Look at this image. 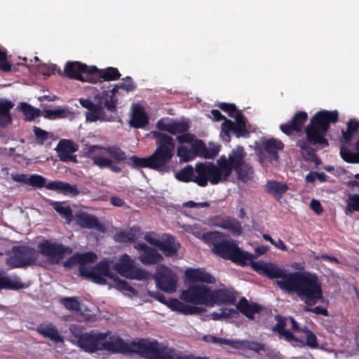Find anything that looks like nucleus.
Wrapping results in <instances>:
<instances>
[{
    "label": "nucleus",
    "instance_id": "obj_44",
    "mask_svg": "<svg viewBox=\"0 0 359 359\" xmlns=\"http://www.w3.org/2000/svg\"><path fill=\"white\" fill-rule=\"evenodd\" d=\"M78 219L81 226L84 227L92 229L98 228L100 226V223L97 217L91 215L82 213L79 215Z\"/></svg>",
    "mask_w": 359,
    "mask_h": 359
},
{
    "label": "nucleus",
    "instance_id": "obj_60",
    "mask_svg": "<svg viewBox=\"0 0 359 359\" xmlns=\"http://www.w3.org/2000/svg\"><path fill=\"white\" fill-rule=\"evenodd\" d=\"M0 69L5 72L11 70V65L7 60V55L5 52L0 50Z\"/></svg>",
    "mask_w": 359,
    "mask_h": 359
},
{
    "label": "nucleus",
    "instance_id": "obj_5",
    "mask_svg": "<svg viewBox=\"0 0 359 359\" xmlns=\"http://www.w3.org/2000/svg\"><path fill=\"white\" fill-rule=\"evenodd\" d=\"M194 182L200 187H205L208 182L212 184L226 182L229 168L222 160V156L217 160V165L213 163H199L196 165Z\"/></svg>",
    "mask_w": 359,
    "mask_h": 359
},
{
    "label": "nucleus",
    "instance_id": "obj_50",
    "mask_svg": "<svg viewBox=\"0 0 359 359\" xmlns=\"http://www.w3.org/2000/svg\"><path fill=\"white\" fill-rule=\"evenodd\" d=\"M203 339L208 343L234 346V341L231 339L218 337L212 335H205Z\"/></svg>",
    "mask_w": 359,
    "mask_h": 359
},
{
    "label": "nucleus",
    "instance_id": "obj_63",
    "mask_svg": "<svg viewBox=\"0 0 359 359\" xmlns=\"http://www.w3.org/2000/svg\"><path fill=\"white\" fill-rule=\"evenodd\" d=\"M276 319L278 320V323L273 327V330L277 332L280 334L285 330V320L280 318L279 316H276Z\"/></svg>",
    "mask_w": 359,
    "mask_h": 359
},
{
    "label": "nucleus",
    "instance_id": "obj_26",
    "mask_svg": "<svg viewBox=\"0 0 359 359\" xmlns=\"http://www.w3.org/2000/svg\"><path fill=\"white\" fill-rule=\"evenodd\" d=\"M236 302L234 293L227 289L210 290V306L215 304H233Z\"/></svg>",
    "mask_w": 359,
    "mask_h": 359
},
{
    "label": "nucleus",
    "instance_id": "obj_15",
    "mask_svg": "<svg viewBox=\"0 0 359 359\" xmlns=\"http://www.w3.org/2000/svg\"><path fill=\"white\" fill-rule=\"evenodd\" d=\"M235 121L229 119H225L222 124V131L228 137L232 133L236 137H248L250 132L247 128V119L243 113H238L237 116L234 118Z\"/></svg>",
    "mask_w": 359,
    "mask_h": 359
},
{
    "label": "nucleus",
    "instance_id": "obj_30",
    "mask_svg": "<svg viewBox=\"0 0 359 359\" xmlns=\"http://www.w3.org/2000/svg\"><path fill=\"white\" fill-rule=\"evenodd\" d=\"M120 88L121 87L118 86V83H116L109 92L104 90L101 94L97 95V97H100L104 101V106L109 112H115L116 111L118 99L116 97V95Z\"/></svg>",
    "mask_w": 359,
    "mask_h": 359
},
{
    "label": "nucleus",
    "instance_id": "obj_38",
    "mask_svg": "<svg viewBox=\"0 0 359 359\" xmlns=\"http://www.w3.org/2000/svg\"><path fill=\"white\" fill-rule=\"evenodd\" d=\"M43 113L44 117L49 120L65 118L72 114V112L67 107L60 108L56 109H44Z\"/></svg>",
    "mask_w": 359,
    "mask_h": 359
},
{
    "label": "nucleus",
    "instance_id": "obj_2",
    "mask_svg": "<svg viewBox=\"0 0 359 359\" xmlns=\"http://www.w3.org/2000/svg\"><path fill=\"white\" fill-rule=\"evenodd\" d=\"M252 268L269 279L276 280V284L287 294H296L307 304L323 303L325 297L322 283L315 273L290 272L272 262L262 261L249 262Z\"/></svg>",
    "mask_w": 359,
    "mask_h": 359
},
{
    "label": "nucleus",
    "instance_id": "obj_1",
    "mask_svg": "<svg viewBox=\"0 0 359 359\" xmlns=\"http://www.w3.org/2000/svg\"><path fill=\"white\" fill-rule=\"evenodd\" d=\"M152 138L156 140V148L149 156L140 158L132 156L129 158L124 151L117 146L103 147L90 145L87 154L93 163L101 169L109 168L112 172L120 173L122 168L117 163L125 161L133 168H148L158 172L167 170V164L175 155V144L172 137L159 132H151Z\"/></svg>",
    "mask_w": 359,
    "mask_h": 359
},
{
    "label": "nucleus",
    "instance_id": "obj_21",
    "mask_svg": "<svg viewBox=\"0 0 359 359\" xmlns=\"http://www.w3.org/2000/svg\"><path fill=\"white\" fill-rule=\"evenodd\" d=\"M308 114L304 111L297 112L286 123L280 126V130L287 135H291L294 132L300 133L303 130L304 123L308 120Z\"/></svg>",
    "mask_w": 359,
    "mask_h": 359
},
{
    "label": "nucleus",
    "instance_id": "obj_34",
    "mask_svg": "<svg viewBox=\"0 0 359 359\" xmlns=\"http://www.w3.org/2000/svg\"><path fill=\"white\" fill-rule=\"evenodd\" d=\"M237 309L250 320L254 319V315L261 311V306L256 303L249 304L245 297H241L236 304Z\"/></svg>",
    "mask_w": 359,
    "mask_h": 359
},
{
    "label": "nucleus",
    "instance_id": "obj_31",
    "mask_svg": "<svg viewBox=\"0 0 359 359\" xmlns=\"http://www.w3.org/2000/svg\"><path fill=\"white\" fill-rule=\"evenodd\" d=\"M149 116L141 105L133 106L132 116L130 120L131 127L138 129L143 128L149 124Z\"/></svg>",
    "mask_w": 359,
    "mask_h": 359
},
{
    "label": "nucleus",
    "instance_id": "obj_17",
    "mask_svg": "<svg viewBox=\"0 0 359 359\" xmlns=\"http://www.w3.org/2000/svg\"><path fill=\"white\" fill-rule=\"evenodd\" d=\"M155 299L167 305L172 311H177L184 315L199 314L203 311V309L196 306L186 304L177 299H166L165 295L161 292H156L154 296Z\"/></svg>",
    "mask_w": 359,
    "mask_h": 359
},
{
    "label": "nucleus",
    "instance_id": "obj_39",
    "mask_svg": "<svg viewBox=\"0 0 359 359\" xmlns=\"http://www.w3.org/2000/svg\"><path fill=\"white\" fill-rule=\"evenodd\" d=\"M135 227H133L129 231H117L114 236V239L116 243H128L134 242L136 239V234L135 233Z\"/></svg>",
    "mask_w": 359,
    "mask_h": 359
},
{
    "label": "nucleus",
    "instance_id": "obj_33",
    "mask_svg": "<svg viewBox=\"0 0 359 359\" xmlns=\"http://www.w3.org/2000/svg\"><path fill=\"white\" fill-rule=\"evenodd\" d=\"M46 188L70 196H76L80 193L76 184L72 185L62 181L50 182L46 184Z\"/></svg>",
    "mask_w": 359,
    "mask_h": 359
},
{
    "label": "nucleus",
    "instance_id": "obj_7",
    "mask_svg": "<svg viewBox=\"0 0 359 359\" xmlns=\"http://www.w3.org/2000/svg\"><path fill=\"white\" fill-rule=\"evenodd\" d=\"M69 330L74 337L76 339L78 346L88 353H95L100 350L102 341L105 340L109 334V333L95 331L85 332L83 327L77 325H72L69 327Z\"/></svg>",
    "mask_w": 359,
    "mask_h": 359
},
{
    "label": "nucleus",
    "instance_id": "obj_16",
    "mask_svg": "<svg viewBox=\"0 0 359 359\" xmlns=\"http://www.w3.org/2000/svg\"><path fill=\"white\" fill-rule=\"evenodd\" d=\"M64 73L67 77L82 82L90 83L92 80V66L89 67L80 62H67Z\"/></svg>",
    "mask_w": 359,
    "mask_h": 359
},
{
    "label": "nucleus",
    "instance_id": "obj_54",
    "mask_svg": "<svg viewBox=\"0 0 359 359\" xmlns=\"http://www.w3.org/2000/svg\"><path fill=\"white\" fill-rule=\"evenodd\" d=\"M53 206L56 212L66 219H70L72 217V210L69 206H63L60 202L54 203Z\"/></svg>",
    "mask_w": 359,
    "mask_h": 359
},
{
    "label": "nucleus",
    "instance_id": "obj_20",
    "mask_svg": "<svg viewBox=\"0 0 359 359\" xmlns=\"http://www.w3.org/2000/svg\"><path fill=\"white\" fill-rule=\"evenodd\" d=\"M134 248L139 251L138 259L144 265L157 264L163 260V256L156 249L144 243H137Z\"/></svg>",
    "mask_w": 359,
    "mask_h": 359
},
{
    "label": "nucleus",
    "instance_id": "obj_8",
    "mask_svg": "<svg viewBox=\"0 0 359 359\" xmlns=\"http://www.w3.org/2000/svg\"><path fill=\"white\" fill-rule=\"evenodd\" d=\"M38 254L46 257L50 264H59L66 255H71L72 248L55 239H43L37 245Z\"/></svg>",
    "mask_w": 359,
    "mask_h": 359
},
{
    "label": "nucleus",
    "instance_id": "obj_57",
    "mask_svg": "<svg viewBox=\"0 0 359 359\" xmlns=\"http://www.w3.org/2000/svg\"><path fill=\"white\" fill-rule=\"evenodd\" d=\"M306 306L304 308V311L306 313H313L317 315H323L324 316H327L329 315L328 311L327 309L323 308L322 306H316V307H311L312 306L315 305L313 304H306Z\"/></svg>",
    "mask_w": 359,
    "mask_h": 359
},
{
    "label": "nucleus",
    "instance_id": "obj_27",
    "mask_svg": "<svg viewBox=\"0 0 359 359\" xmlns=\"http://www.w3.org/2000/svg\"><path fill=\"white\" fill-rule=\"evenodd\" d=\"M180 245L175 241L173 236L164 233L161 236L158 248L165 257H171L177 255Z\"/></svg>",
    "mask_w": 359,
    "mask_h": 359
},
{
    "label": "nucleus",
    "instance_id": "obj_56",
    "mask_svg": "<svg viewBox=\"0 0 359 359\" xmlns=\"http://www.w3.org/2000/svg\"><path fill=\"white\" fill-rule=\"evenodd\" d=\"M28 180L29 185L38 188L46 187V179L41 175L33 174L29 176Z\"/></svg>",
    "mask_w": 359,
    "mask_h": 359
},
{
    "label": "nucleus",
    "instance_id": "obj_19",
    "mask_svg": "<svg viewBox=\"0 0 359 359\" xmlns=\"http://www.w3.org/2000/svg\"><path fill=\"white\" fill-rule=\"evenodd\" d=\"M212 226L229 231L233 236H240L243 233L241 223L236 218L228 215H215L210 218Z\"/></svg>",
    "mask_w": 359,
    "mask_h": 359
},
{
    "label": "nucleus",
    "instance_id": "obj_36",
    "mask_svg": "<svg viewBox=\"0 0 359 359\" xmlns=\"http://www.w3.org/2000/svg\"><path fill=\"white\" fill-rule=\"evenodd\" d=\"M265 189L276 198L280 199L288 190V187L286 184L276 180H269L265 185Z\"/></svg>",
    "mask_w": 359,
    "mask_h": 359
},
{
    "label": "nucleus",
    "instance_id": "obj_6",
    "mask_svg": "<svg viewBox=\"0 0 359 359\" xmlns=\"http://www.w3.org/2000/svg\"><path fill=\"white\" fill-rule=\"evenodd\" d=\"M246 156L247 153L244 147L241 145L233 149L228 157L222 156V160L229 168L226 181L233 170L235 171L237 179L242 182L247 183L253 179L254 169L250 163L245 161Z\"/></svg>",
    "mask_w": 359,
    "mask_h": 359
},
{
    "label": "nucleus",
    "instance_id": "obj_32",
    "mask_svg": "<svg viewBox=\"0 0 359 359\" xmlns=\"http://www.w3.org/2000/svg\"><path fill=\"white\" fill-rule=\"evenodd\" d=\"M36 331L55 343L64 341L63 337L59 333L57 328L53 323H41L36 327Z\"/></svg>",
    "mask_w": 359,
    "mask_h": 359
},
{
    "label": "nucleus",
    "instance_id": "obj_25",
    "mask_svg": "<svg viewBox=\"0 0 359 359\" xmlns=\"http://www.w3.org/2000/svg\"><path fill=\"white\" fill-rule=\"evenodd\" d=\"M92 80L90 83H95L102 81H116L121 78V74L116 67H109L105 69H98L92 66Z\"/></svg>",
    "mask_w": 359,
    "mask_h": 359
},
{
    "label": "nucleus",
    "instance_id": "obj_12",
    "mask_svg": "<svg viewBox=\"0 0 359 359\" xmlns=\"http://www.w3.org/2000/svg\"><path fill=\"white\" fill-rule=\"evenodd\" d=\"M114 269L121 276L130 279L143 280L149 277L147 271L135 266L134 261L127 254L121 256L118 262L114 266Z\"/></svg>",
    "mask_w": 359,
    "mask_h": 359
},
{
    "label": "nucleus",
    "instance_id": "obj_4",
    "mask_svg": "<svg viewBox=\"0 0 359 359\" xmlns=\"http://www.w3.org/2000/svg\"><path fill=\"white\" fill-rule=\"evenodd\" d=\"M202 241L212 246V252L217 256L240 265L246 266L253 259L254 255L242 250L232 239H226L225 234L219 231L203 233Z\"/></svg>",
    "mask_w": 359,
    "mask_h": 359
},
{
    "label": "nucleus",
    "instance_id": "obj_49",
    "mask_svg": "<svg viewBox=\"0 0 359 359\" xmlns=\"http://www.w3.org/2000/svg\"><path fill=\"white\" fill-rule=\"evenodd\" d=\"M219 108L227 113L228 115L235 118L237 116L238 113H242L241 111L238 110L235 104L221 102L218 105Z\"/></svg>",
    "mask_w": 359,
    "mask_h": 359
},
{
    "label": "nucleus",
    "instance_id": "obj_62",
    "mask_svg": "<svg viewBox=\"0 0 359 359\" xmlns=\"http://www.w3.org/2000/svg\"><path fill=\"white\" fill-rule=\"evenodd\" d=\"M236 313V311L233 309H224L222 310V313L220 314L214 313L212 315L214 316L215 320L219 319L220 317H226V318H231L233 317L234 315Z\"/></svg>",
    "mask_w": 359,
    "mask_h": 359
},
{
    "label": "nucleus",
    "instance_id": "obj_24",
    "mask_svg": "<svg viewBox=\"0 0 359 359\" xmlns=\"http://www.w3.org/2000/svg\"><path fill=\"white\" fill-rule=\"evenodd\" d=\"M108 351L112 353H130V344L125 342L119 336L112 335L102 341L100 351Z\"/></svg>",
    "mask_w": 359,
    "mask_h": 359
},
{
    "label": "nucleus",
    "instance_id": "obj_9",
    "mask_svg": "<svg viewBox=\"0 0 359 359\" xmlns=\"http://www.w3.org/2000/svg\"><path fill=\"white\" fill-rule=\"evenodd\" d=\"M38 252L28 245H16L7 252L6 263L11 269L23 268L35 263Z\"/></svg>",
    "mask_w": 359,
    "mask_h": 359
},
{
    "label": "nucleus",
    "instance_id": "obj_40",
    "mask_svg": "<svg viewBox=\"0 0 359 359\" xmlns=\"http://www.w3.org/2000/svg\"><path fill=\"white\" fill-rule=\"evenodd\" d=\"M175 178L182 182H194V170L191 165H187L175 174Z\"/></svg>",
    "mask_w": 359,
    "mask_h": 359
},
{
    "label": "nucleus",
    "instance_id": "obj_59",
    "mask_svg": "<svg viewBox=\"0 0 359 359\" xmlns=\"http://www.w3.org/2000/svg\"><path fill=\"white\" fill-rule=\"evenodd\" d=\"M171 121L172 120L168 118H162L157 121L156 128L159 130L165 131L170 133Z\"/></svg>",
    "mask_w": 359,
    "mask_h": 359
},
{
    "label": "nucleus",
    "instance_id": "obj_46",
    "mask_svg": "<svg viewBox=\"0 0 359 359\" xmlns=\"http://www.w3.org/2000/svg\"><path fill=\"white\" fill-rule=\"evenodd\" d=\"M64 306L72 311H79L81 310V304L76 297H65L61 299Z\"/></svg>",
    "mask_w": 359,
    "mask_h": 359
},
{
    "label": "nucleus",
    "instance_id": "obj_61",
    "mask_svg": "<svg viewBox=\"0 0 359 359\" xmlns=\"http://www.w3.org/2000/svg\"><path fill=\"white\" fill-rule=\"evenodd\" d=\"M306 344L313 348H317L318 346L317 337L315 334L311 331H308L306 333Z\"/></svg>",
    "mask_w": 359,
    "mask_h": 359
},
{
    "label": "nucleus",
    "instance_id": "obj_3",
    "mask_svg": "<svg viewBox=\"0 0 359 359\" xmlns=\"http://www.w3.org/2000/svg\"><path fill=\"white\" fill-rule=\"evenodd\" d=\"M339 121L337 111L322 110L316 112L310 119L304 129L306 139L298 140L296 147L299 148L300 154L306 161H314L318 158L316 149L313 146L319 145L322 148L329 146L325 136L330 128V123Z\"/></svg>",
    "mask_w": 359,
    "mask_h": 359
},
{
    "label": "nucleus",
    "instance_id": "obj_22",
    "mask_svg": "<svg viewBox=\"0 0 359 359\" xmlns=\"http://www.w3.org/2000/svg\"><path fill=\"white\" fill-rule=\"evenodd\" d=\"M97 259V257L93 252L75 253L64 262L63 266L65 268H72L76 265H79V274L83 276V273L81 271L83 266L86 268L87 264L94 263L96 262Z\"/></svg>",
    "mask_w": 359,
    "mask_h": 359
},
{
    "label": "nucleus",
    "instance_id": "obj_28",
    "mask_svg": "<svg viewBox=\"0 0 359 359\" xmlns=\"http://www.w3.org/2000/svg\"><path fill=\"white\" fill-rule=\"evenodd\" d=\"M185 275L189 283H215V278L205 269H187Z\"/></svg>",
    "mask_w": 359,
    "mask_h": 359
},
{
    "label": "nucleus",
    "instance_id": "obj_43",
    "mask_svg": "<svg viewBox=\"0 0 359 359\" xmlns=\"http://www.w3.org/2000/svg\"><path fill=\"white\" fill-rule=\"evenodd\" d=\"M20 110L25 115V120L27 121H32L35 118L39 117L41 114L39 109H37L30 104L22 102L20 104Z\"/></svg>",
    "mask_w": 359,
    "mask_h": 359
},
{
    "label": "nucleus",
    "instance_id": "obj_52",
    "mask_svg": "<svg viewBox=\"0 0 359 359\" xmlns=\"http://www.w3.org/2000/svg\"><path fill=\"white\" fill-rule=\"evenodd\" d=\"M177 155L180 158L181 161L184 162L190 161L194 157L192 150L189 149L185 146L178 147L177 150Z\"/></svg>",
    "mask_w": 359,
    "mask_h": 359
},
{
    "label": "nucleus",
    "instance_id": "obj_53",
    "mask_svg": "<svg viewBox=\"0 0 359 359\" xmlns=\"http://www.w3.org/2000/svg\"><path fill=\"white\" fill-rule=\"evenodd\" d=\"M36 137V142L38 144L43 145L49 138V133L39 127L34 126L33 128Z\"/></svg>",
    "mask_w": 359,
    "mask_h": 359
},
{
    "label": "nucleus",
    "instance_id": "obj_10",
    "mask_svg": "<svg viewBox=\"0 0 359 359\" xmlns=\"http://www.w3.org/2000/svg\"><path fill=\"white\" fill-rule=\"evenodd\" d=\"M81 271L83 277L91 280L93 283L105 285L107 283L106 278H109L114 280H116L117 276L112 273L110 269L109 264L107 260H101L94 267L86 268L83 266Z\"/></svg>",
    "mask_w": 359,
    "mask_h": 359
},
{
    "label": "nucleus",
    "instance_id": "obj_64",
    "mask_svg": "<svg viewBox=\"0 0 359 359\" xmlns=\"http://www.w3.org/2000/svg\"><path fill=\"white\" fill-rule=\"evenodd\" d=\"M144 239L146 241H147L149 243L158 247V243L160 242L161 238H157L156 234L154 232H149L147 233L144 236Z\"/></svg>",
    "mask_w": 359,
    "mask_h": 359
},
{
    "label": "nucleus",
    "instance_id": "obj_37",
    "mask_svg": "<svg viewBox=\"0 0 359 359\" xmlns=\"http://www.w3.org/2000/svg\"><path fill=\"white\" fill-rule=\"evenodd\" d=\"M359 130V121L355 118L351 119L347 123V129L346 131H342V139L343 142L346 144H348L353 136Z\"/></svg>",
    "mask_w": 359,
    "mask_h": 359
},
{
    "label": "nucleus",
    "instance_id": "obj_42",
    "mask_svg": "<svg viewBox=\"0 0 359 359\" xmlns=\"http://www.w3.org/2000/svg\"><path fill=\"white\" fill-rule=\"evenodd\" d=\"M346 203V215H350L354 212H359V194H349Z\"/></svg>",
    "mask_w": 359,
    "mask_h": 359
},
{
    "label": "nucleus",
    "instance_id": "obj_29",
    "mask_svg": "<svg viewBox=\"0 0 359 359\" xmlns=\"http://www.w3.org/2000/svg\"><path fill=\"white\" fill-rule=\"evenodd\" d=\"M95 98L97 99V104L92 109L85 113L86 121L88 122H96L99 120L105 121H112L111 118L107 117L104 111L106 109L104 106V101L100 97H97V95Z\"/></svg>",
    "mask_w": 359,
    "mask_h": 359
},
{
    "label": "nucleus",
    "instance_id": "obj_51",
    "mask_svg": "<svg viewBox=\"0 0 359 359\" xmlns=\"http://www.w3.org/2000/svg\"><path fill=\"white\" fill-rule=\"evenodd\" d=\"M189 125L184 122L171 121L170 134L176 135L186 133L189 130Z\"/></svg>",
    "mask_w": 359,
    "mask_h": 359
},
{
    "label": "nucleus",
    "instance_id": "obj_23",
    "mask_svg": "<svg viewBox=\"0 0 359 359\" xmlns=\"http://www.w3.org/2000/svg\"><path fill=\"white\" fill-rule=\"evenodd\" d=\"M79 147L70 140H61L59 141L55 150L61 161L76 162V156L72 154L78 150Z\"/></svg>",
    "mask_w": 359,
    "mask_h": 359
},
{
    "label": "nucleus",
    "instance_id": "obj_58",
    "mask_svg": "<svg viewBox=\"0 0 359 359\" xmlns=\"http://www.w3.org/2000/svg\"><path fill=\"white\" fill-rule=\"evenodd\" d=\"M118 86L126 92H130L136 88V86L130 76H126L123 79V82L118 83Z\"/></svg>",
    "mask_w": 359,
    "mask_h": 359
},
{
    "label": "nucleus",
    "instance_id": "obj_14",
    "mask_svg": "<svg viewBox=\"0 0 359 359\" xmlns=\"http://www.w3.org/2000/svg\"><path fill=\"white\" fill-rule=\"evenodd\" d=\"M154 278L160 290L167 292H173L176 290L177 277L175 273L168 266H158Z\"/></svg>",
    "mask_w": 359,
    "mask_h": 359
},
{
    "label": "nucleus",
    "instance_id": "obj_35",
    "mask_svg": "<svg viewBox=\"0 0 359 359\" xmlns=\"http://www.w3.org/2000/svg\"><path fill=\"white\" fill-rule=\"evenodd\" d=\"M13 107L14 104L10 100L0 101V126L1 128H5L12 123L13 118L10 111Z\"/></svg>",
    "mask_w": 359,
    "mask_h": 359
},
{
    "label": "nucleus",
    "instance_id": "obj_55",
    "mask_svg": "<svg viewBox=\"0 0 359 359\" xmlns=\"http://www.w3.org/2000/svg\"><path fill=\"white\" fill-rule=\"evenodd\" d=\"M161 359H194V358L190 355H182L181 353H177L174 349H170L166 347Z\"/></svg>",
    "mask_w": 359,
    "mask_h": 359
},
{
    "label": "nucleus",
    "instance_id": "obj_45",
    "mask_svg": "<svg viewBox=\"0 0 359 359\" xmlns=\"http://www.w3.org/2000/svg\"><path fill=\"white\" fill-rule=\"evenodd\" d=\"M357 152L350 151L346 147H341L340 149V156L341 158L348 163H359V149Z\"/></svg>",
    "mask_w": 359,
    "mask_h": 359
},
{
    "label": "nucleus",
    "instance_id": "obj_18",
    "mask_svg": "<svg viewBox=\"0 0 359 359\" xmlns=\"http://www.w3.org/2000/svg\"><path fill=\"white\" fill-rule=\"evenodd\" d=\"M284 148V144L275 138H269L263 141L257 148L258 156L261 159L277 161L279 158L278 151Z\"/></svg>",
    "mask_w": 359,
    "mask_h": 359
},
{
    "label": "nucleus",
    "instance_id": "obj_11",
    "mask_svg": "<svg viewBox=\"0 0 359 359\" xmlns=\"http://www.w3.org/2000/svg\"><path fill=\"white\" fill-rule=\"evenodd\" d=\"M166 347L161 346L157 341L140 339L130 344V353H137L149 359H161Z\"/></svg>",
    "mask_w": 359,
    "mask_h": 359
},
{
    "label": "nucleus",
    "instance_id": "obj_47",
    "mask_svg": "<svg viewBox=\"0 0 359 359\" xmlns=\"http://www.w3.org/2000/svg\"><path fill=\"white\" fill-rule=\"evenodd\" d=\"M191 149L194 156H200L205 158L207 151L205 144L201 140H195L191 145Z\"/></svg>",
    "mask_w": 359,
    "mask_h": 359
},
{
    "label": "nucleus",
    "instance_id": "obj_41",
    "mask_svg": "<svg viewBox=\"0 0 359 359\" xmlns=\"http://www.w3.org/2000/svg\"><path fill=\"white\" fill-rule=\"evenodd\" d=\"M28 285L21 281V279L18 276H13L10 278L5 277L4 289L11 290H19L27 287Z\"/></svg>",
    "mask_w": 359,
    "mask_h": 359
},
{
    "label": "nucleus",
    "instance_id": "obj_13",
    "mask_svg": "<svg viewBox=\"0 0 359 359\" xmlns=\"http://www.w3.org/2000/svg\"><path fill=\"white\" fill-rule=\"evenodd\" d=\"M210 289L204 285H190L187 290H183L180 298L187 303L194 305L210 306Z\"/></svg>",
    "mask_w": 359,
    "mask_h": 359
},
{
    "label": "nucleus",
    "instance_id": "obj_48",
    "mask_svg": "<svg viewBox=\"0 0 359 359\" xmlns=\"http://www.w3.org/2000/svg\"><path fill=\"white\" fill-rule=\"evenodd\" d=\"M39 71L43 74L44 76H50L51 74H55V72L61 73L60 69L57 67L56 65H46L44 63H40L37 65Z\"/></svg>",
    "mask_w": 359,
    "mask_h": 359
}]
</instances>
